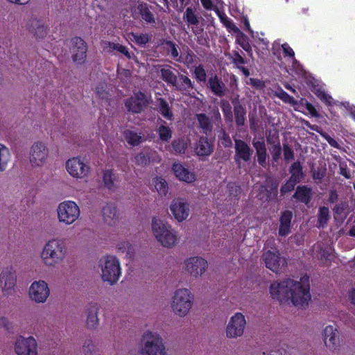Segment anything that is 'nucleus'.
<instances>
[{
    "label": "nucleus",
    "instance_id": "obj_1",
    "mask_svg": "<svg viewBox=\"0 0 355 355\" xmlns=\"http://www.w3.org/2000/svg\"><path fill=\"white\" fill-rule=\"evenodd\" d=\"M269 291L272 299L297 308L307 306L311 300L309 279L306 275L299 279L288 278L273 282Z\"/></svg>",
    "mask_w": 355,
    "mask_h": 355
},
{
    "label": "nucleus",
    "instance_id": "obj_2",
    "mask_svg": "<svg viewBox=\"0 0 355 355\" xmlns=\"http://www.w3.org/2000/svg\"><path fill=\"white\" fill-rule=\"evenodd\" d=\"M68 249L66 242L60 238H52L44 245L40 258L42 264L47 268H54L66 259Z\"/></svg>",
    "mask_w": 355,
    "mask_h": 355
},
{
    "label": "nucleus",
    "instance_id": "obj_3",
    "mask_svg": "<svg viewBox=\"0 0 355 355\" xmlns=\"http://www.w3.org/2000/svg\"><path fill=\"white\" fill-rule=\"evenodd\" d=\"M195 302V295L191 288L180 287L176 288L170 301L172 313L178 318L187 317L191 312Z\"/></svg>",
    "mask_w": 355,
    "mask_h": 355
},
{
    "label": "nucleus",
    "instance_id": "obj_4",
    "mask_svg": "<svg viewBox=\"0 0 355 355\" xmlns=\"http://www.w3.org/2000/svg\"><path fill=\"white\" fill-rule=\"evenodd\" d=\"M151 228L156 241L164 248H173L180 241L178 231L172 226L162 220L153 218Z\"/></svg>",
    "mask_w": 355,
    "mask_h": 355
},
{
    "label": "nucleus",
    "instance_id": "obj_5",
    "mask_svg": "<svg viewBox=\"0 0 355 355\" xmlns=\"http://www.w3.org/2000/svg\"><path fill=\"white\" fill-rule=\"evenodd\" d=\"M139 355H168V352L159 334L147 330L141 336Z\"/></svg>",
    "mask_w": 355,
    "mask_h": 355
},
{
    "label": "nucleus",
    "instance_id": "obj_6",
    "mask_svg": "<svg viewBox=\"0 0 355 355\" xmlns=\"http://www.w3.org/2000/svg\"><path fill=\"white\" fill-rule=\"evenodd\" d=\"M100 275L103 282L110 285L116 284L121 275L119 259L114 255H105L98 261Z\"/></svg>",
    "mask_w": 355,
    "mask_h": 355
},
{
    "label": "nucleus",
    "instance_id": "obj_7",
    "mask_svg": "<svg viewBox=\"0 0 355 355\" xmlns=\"http://www.w3.org/2000/svg\"><path fill=\"white\" fill-rule=\"evenodd\" d=\"M59 223L71 225L77 222L80 217V209L73 200H67L60 202L55 209Z\"/></svg>",
    "mask_w": 355,
    "mask_h": 355
},
{
    "label": "nucleus",
    "instance_id": "obj_8",
    "mask_svg": "<svg viewBox=\"0 0 355 355\" xmlns=\"http://www.w3.org/2000/svg\"><path fill=\"white\" fill-rule=\"evenodd\" d=\"M50 150L43 141H35L30 148L29 162L33 168H41L48 162Z\"/></svg>",
    "mask_w": 355,
    "mask_h": 355
},
{
    "label": "nucleus",
    "instance_id": "obj_9",
    "mask_svg": "<svg viewBox=\"0 0 355 355\" xmlns=\"http://www.w3.org/2000/svg\"><path fill=\"white\" fill-rule=\"evenodd\" d=\"M65 168L68 174L74 179L87 178L90 173V166L81 157H73L67 160Z\"/></svg>",
    "mask_w": 355,
    "mask_h": 355
},
{
    "label": "nucleus",
    "instance_id": "obj_10",
    "mask_svg": "<svg viewBox=\"0 0 355 355\" xmlns=\"http://www.w3.org/2000/svg\"><path fill=\"white\" fill-rule=\"evenodd\" d=\"M51 295L49 284L44 279L34 280L28 288L29 300L35 304H44Z\"/></svg>",
    "mask_w": 355,
    "mask_h": 355
},
{
    "label": "nucleus",
    "instance_id": "obj_11",
    "mask_svg": "<svg viewBox=\"0 0 355 355\" xmlns=\"http://www.w3.org/2000/svg\"><path fill=\"white\" fill-rule=\"evenodd\" d=\"M246 320L242 313H235L230 317L225 329V334L228 338L241 337L245 332Z\"/></svg>",
    "mask_w": 355,
    "mask_h": 355
},
{
    "label": "nucleus",
    "instance_id": "obj_12",
    "mask_svg": "<svg viewBox=\"0 0 355 355\" xmlns=\"http://www.w3.org/2000/svg\"><path fill=\"white\" fill-rule=\"evenodd\" d=\"M14 350L17 355H37V342L33 336L16 338Z\"/></svg>",
    "mask_w": 355,
    "mask_h": 355
},
{
    "label": "nucleus",
    "instance_id": "obj_13",
    "mask_svg": "<svg viewBox=\"0 0 355 355\" xmlns=\"http://www.w3.org/2000/svg\"><path fill=\"white\" fill-rule=\"evenodd\" d=\"M185 271L194 277H201L208 268L207 261L201 257H191L184 261Z\"/></svg>",
    "mask_w": 355,
    "mask_h": 355
},
{
    "label": "nucleus",
    "instance_id": "obj_14",
    "mask_svg": "<svg viewBox=\"0 0 355 355\" xmlns=\"http://www.w3.org/2000/svg\"><path fill=\"white\" fill-rule=\"evenodd\" d=\"M322 340L326 348L331 351L338 350L340 346L339 331L336 325L326 326L322 333Z\"/></svg>",
    "mask_w": 355,
    "mask_h": 355
},
{
    "label": "nucleus",
    "instance_id": "obj_15",
    "mask_svg": "<svg viewBox=\"0 0 355 355\" xmlns=\"http://www.w3.org/2000/svg\"><path fill=\"white\" fill-rule=\"evenodd\" d=\"M263 259L266 266L274 272H279L286 266V260L284 257H281L278 251L268 250L264 252Z\"/></svg>",
    "mask_w": 355,
    "mask_h": 355
},
{
    "label": "nucleus",
    "instance_id": "obj_16",
    "mask_svg": "<svg viewBox=\"0 0 355 355\" xmlns=\"http://www.w3.org/2000/svg\"><path fill=\"white\" fill-rule=\"evenodd\" d=\"M170 211L177 221L182 222L189 216V204L185 199L178 198L173 199L169 206Z\"/></svg>",
    "mask_w": 355,
    "mask_h": 355
},
{
    "label": "nucleus",
    "instance_id": "obj_17",
    "mask_svg": "<svg viewBox=\"0 0 355 355\" xmlns=\"http://www.w3.org/2000/svg\"><path fill=\"white\" fill-rule=\"evenodd\" d=\"M70 52L73 61L76 64H82L87 57V46L86 42L79 37L71 40Z\"/></svg>",
    "mask_w": 355,
    "mask_h": 355
},
{
    "label": "nucleus",
    "instance_id": "obj_18",
    "mask_svg": "<svg viewBox=\"0 0 355 355\" xmlns=\"http://www.w3.org/2000/svg\"><path fill=\"white\" fill-rule=\"evenodd\" d=\"M171 168L175 177L180 182L193 184L197 181L196 173L180 162L173 163Z\"/></svg>",
    "mask_w": 355,
    "mask_h": 355
},
{
    "label": "nucleus",
    "instance_id": "obj_19",
    "mask_svg": "<svg viewBox=\"0 0 355 355\" xmlns=\"http://www.w3.org/2000/svg\"><path fill=\"white\" fill-rule=\"evenodd\" d=\"M17 282L16 272L12 268H6L0 273V287L4 295H10Z\"/></svg>",
    "mask_w": 355,
    "mask_h": 355
},
{
    "label": "nucleus",
    "instance_id": "obj_20",
    "mask_svg": "<svg viewBox=\"0 0 355 355\" xmlns=\"http://www.w3.org/2000/svg\"><path fill=\"white\" fill-rule=\"evenodd\" d=\"M149 98L141 92L135 93L126 100L125 105L129 112H141L148 104Z\"/></svg>",
    "mask_w": 355,
    "mask_h": 355
},
{
    "label": "nucleus",
    "instance_id": "obj_21",
    "mask_svg": "<svg viewBox=\"0 0 355 355\" xmlns=\"http://www.w3.org/2000/svg\"><path fill=\"white\" fill-rule=\"evenodd\" d=\"M162 159L155 150L148 149L142 150L134 156L133 162L137 166H146L150 164L159 163Z\"/></svg>",
    "mask_w": 355,
    "mask_h": 355
},
{
    "label": "nucleus",
    "instance_id": "obj_22",
    "mask_svg": "<svg viewBox=\"0 0 355 355\" xmlns=\"http://www.w3.org/2000/svg\"><path fill=\"white\" fill-rule=\"evenodd\" d=\"M235 159L236 162H239L240 159L248 162L250 159L252 150L243 141L239 139L235 140Z\"/></svg>",
    "mask_w": 355,
    "mask_h": 355
},
{
    "label": "nucleus",
    "instance_id": "obj_23",
    "mask_svg": "<svg viewBox=\"0 0 355 355\" xmlns=\"http://www.w3.org/2000/svg\"><path fill=\"white\" fill-rule=\"evenodd\" d=\"M102 216L104 222L110 226L115 225L119 221V213L114 205L107 204L104 206Z\"/></svg>",
    "mask_w": 355,
    "mask_h": 355
},
{
    "label": "nucleus",
    "instance_id": "obj_24",
    "mask_svg": "<svg viewBox=\"0 0 355 355\" xmlns=\"http://www.w3.org/2000/svg\"><path fill=\"white\" fill-rule=\"evenodd\" d=\"M207 84L208 87L215 95L218 96L225 95L226 87L217 76H211L208 80Z\"/></svg>",
    "mask_w": 355,
    "mask_h": 355
},
{
    "label": "nucleus",
    "instance_id": "obj_25",
    "mask_svg": "<svg viewBox=\"0 0 355 355\" xmlns=\"http://www.w3.org/2000/svg\"><path fill=\"white\" fill-rule=\"evenodd\" d=\"M293 214L290 211H284L280 217V225L279 229V234L282 236H285L290 233L291 221Z\"/></svg>",
    "mask_w": 355,
    "mask_h": 355
},
{
    "label": "nucleus",
    "instance_id": "obj_26",
    "mask_svg": "<svg viewBox=\"0 0 355 355\" xmlns=\"http://www.w3.org/2000/svg\"><path fill=\"white\" fill-rule=\"evenodd\" d=\"M212 151L213 144L206 137H201L195 147V152L198 156H208Z\"/></svg>",
    "mask_w": 355,
    "mask_h": 355
},
{
    "label": "nucleus",
    "instance_id": "obj_27",
    "mask_svg": "<svg viewBox=\"0 0 355 355\" xmlns=\"http://www.w3.org/2000/svg\"><path fill=\"white\" fill-rule=\"evenodd\" d=\"M101 47L103 48V51L106 52L112 53L113 51H116L123 54L128 58H131L130 53H129L128 49L120 44L103 41L101 42Z\"/></svg>",
    "mask_w": 355,
    "mask_h": 355
},
{
    "label": "nucleus",
    "instance_id": "obj_28",
    "mask_svg": "<svg viewBox=\"0 0 355 355\" xmlns=\"http://www.w3.org/2000/svg\"><path fill=\"white\" fill-rule=\"evenodd\" d=\"M123 135L127 143L132 146H138L146 140L144 135L131 130H124Z\"/></svg>",
    "mask_w": 355,
    "mask_h": 355
},
{
    "label": "nucleus",
    "instance_id": "obj_29",
    "mask_svg": "<svg viewBox=\"0 0 355 355\" xmlns=\"http://www.w3.org/2000/svg\"><path fill=\"white\" fill-rule=\"evenodd\" d=\"M98 307L90 306L87 310L86 325L89 329H95L98 324Z\"/></svg>",
    "mask_w": 355,
    "mask_h": 355
},
{
    "label": "nucleus",
    "instance_id": "obj_30",
    "mask_svg": "<svg viewBox=\"0 0 355 355\" xmlns=\"http://www.w3.org/2000/svg\"><path fill=\"white\" fill-rule=\"evenodd\" d=\"M253 146L256 150L258 162L263 166L266 160V148L263 140H254Z\"/></svg>",
    "mask_w": 355,
    "mask_h": 355
},
{
    "label": "nucleus",
    "instance_id": "obj_31",
    "mask_svg": "<svg viewBox=\"0 0 355 355\" xmlns=\"http://www.w3.org/2000/svg\"><path fill=\"white\" fill-rule=\"evenodd\" d=\"M11 158L10 150L4 144H0V171H4Z\"/></svg>",
    "mask_w": 355,
    "mask_h": 355
},
{
    "label": "nucleus",
    "instance_id": "obj_32",
    "mask_svg": "<svg viewBox=\"0 0 355 355\" xmlns=\"http://www.w3.org/2000/svg\"><path fill=\"white\" fill-rule=\"evenodd\" d=\"M156 132L159 139L163 142H167L172 138V129L166 125L165 121H163V123L157 127Z\"/></svg>",
    "mask_w": 355,
    "mask_h": 355
},
{
    "label": "nucleus",
    "instance_id": "obj_33",
    "mask_svg": "<svg viewBox=\"0 0 355 355\" xmlns=\"http://www.w3.org/2000/svg\"><path fill=\"white\" fill-rule=\"evenodd\" d=\"M294 198L300 201L308 204L311 196V190L306 187H299L294 194Z\"/></svg>",
    "mask_w": 355,
    "mask_h": 355
},
{
    "label": "nucleus",
    "instance_id": "obj_34",
    "mask_svg": "<svg viewBox=\"0 0 355 355\" xmlns=\"http://www.w3.org/2000/svg\"><path fill=\"white\" fill-rule=\"evenodd\" d=\"M160 73L162 79L166 83L171 84L173 86H176L177 77L173 72L171 67L169 66H165L160 69Z\"/></svg>",
    "mask_w": 355,
    "mask_h": 355
},
{
    "label": "nucleus",
    "instance_id": "obj_35",
    "mask_svg": "<svg viewBox=\"0 0 355 355\" xmlns=\"http://www.w3.org/2000/svg\"><path fill=\"white\" fill-rule=\"evenodd\" d=\"M153 183L155 189L161 196H166L168 191V186L167 182L161 177L153 178Z\"/></svg>",
    "mask_w": 355,
    "mask_h": 355
},
{
    "label": "nucleus",
    "instance_id": "obj_36",
    "mask_svg": "<svg viewBox=\"0 0 355 355\" xmlns=\"http://www.w3.org/2000/svg\"><path fill=\"white\" fill-rule=\"evenodd\" d=\"M31 31L37 38H43L47 33L45 26L38 21L32 22Z\"/></svg>",
    "mask_w": 355,
    "mask_h": 355
},
{
    "label": "nucleus",
    "instance_id": "obj_37",
    "mask_svg": "<svg viewBox=\"0 0 355 355\" xmlns=\"http://www.w3.org/2000/svg\"><path fill=\"white\" fill-rule=\"evenodd\" d=\"M157 105L159 112L164 118L168 120H171L173 119V113L171 111L168 103L164 99L159 98L157 100Z\"/></svg>",
    "mask_w": 355,
    "mask_h": 355
},
{
    "label": "nucleus",
    "instance_id": "obj_38",
    "mask_svg": "<svg viewBox=\"0 0 355 355\" xmlns=\"http://www.w3.org/2000/svg\"><path fill=\"white\" fill-rule=\"evenodd\" d=\"M103 180L105 186L109 189H112L115 187L114 182L116 177L112 170H106L103 173Z\"/></svg>",
    "mask_w": 355,
    "mask_h": 355
},
{
    "label": "nucleus",
    "instance_id": "obj_39",
    "mask_svg": "<svg viewBox=\"0 0 355 355\" xmlns=\"http://www.w3.org/2000/svg\"><path fill=\"white\" fill-rule=\"evenodd\" d=\"M164 46L168 55H170L176 61H180L178 47L173 42L166 41L164 43Z\"/></svg>",
    "mask_w": 355,
    "mask_h": 355
},
{
    "label": "nucleus",
    "instance_id": "obj_40",
    "mask_svg": "<svg viewBox=\"0 0 355 355\" xmlns=\"http://www.w3.org/2000/svg\"><path fill=\"white\" fill-rule=\"evenodd\" d=\"M188 142L184 139H178L173 141L171 146L175 153H184L187 148Z\"/></svg>",
    "mask_w": 355,
    "mask_h": 355
},
{
    "label": "nucleus",
    "instance_id": "obj_41",
    "mask_svg": "<svg viewBox=\"0 0 355 355\" xmlns=\"http://www.w3.org/2000/svg\"><path fill=\"white\" fill-rule=\"evenodd\" d=\"M290 173H291V180H295L296 182H300L302 177V167L300 163H293L291 167Z\"/></svg>",
    "mask_w": 355,
    "mask_h": 355
},
{
    "label": "nucleus",
    "instance_id": "obj_42",
    "mask_svg": "<svg viewBox=\"0 0 355 355\" xmlns=\"http://www.w3.org/2000/svg\"><path fill=\"white\" fill-rule=\"evenodd\" d=\"M128 38L136 42L137 44H146L148 42L150 36L148 34H135L133 33L128 34Z\"/></svg>",
    "mask_w": 355,
    "mask_h": 355
},
{
    "label": "nucleus",
    "instance_id": "obj_43",
    "mask_svg": "<svg viewBox=\"0 0 355 355\" xmlns=\"http://www.w3.org/2000/svg\"><path fill=\"white\" fill-rule=\"evenodd\" d=\"M329 219V211L326 207H322L318 211V224L320 226H324Z\"/></svg>",
    "mask_w": 355,
    "mask_h": 355
},
{
    "label": "nucleus",
    "instance_id": "obj_44",
    "mask_svg": "<svg viewBox=\"0 0 355 355\" xmlns=\"http://www.w3.org/2000/svg\"><path fill=\"white\" fill-rule=\"evenodd\" d=\"M234 114L236 122L239 125H242L245 122V110L241 105L234 106Z\"/></svg>",
    "mask_w": 355,
    "mask_h": 355
},
{
    "label": "nucleus",
    "instance_id": "obj_45",
    "mask_svg": "<svg viewBox=\"0 0 355 355\" xmlns=\"http://www.w3.org/2000/svg\"><path fill=\"white\" fill-rule=\"evenodd\" d=\"M138 8L140 11L143 19L147 22L154 21L153 15L148 10L146 4L141 3L139 5Z\"/></svg>",
    "mask_w": 355,
    "mask_h": 355
},
{
    "label": "nucleus",
    "instance_id": "obj_46",
    "mask_svg": "<svg viewBox=\"0 0 355 355\" xmlns=\"http://www.w3.org/2000/svg\"><path fill=\"white\" fill-rule=\"evenodd\" d=\"M197 119L200 127L205 132L211 130V125L209 118L203 114L197 115Z\"/></svg>",
    "mask_w": 355,
    "mask_h": 355
},
{
    "label": "nucleus",
    "instance_id": "obj_47",
    "mask_svg": "<svg viewBox=\"0 0 355 355\" xmlns=\"http://www.w3.org/2000/svg\"><path fill=\"white\" fill-rule=\"evenodd\" d=\"M315 95L324 103L328 105L334 104V101L332 97L327 94L324 90L317 89L315 92Z\"/></svg>",
    "mask_w": 355,
    "mask_h": 355
},
{
    "label": "nucleus",
    "instance_id": "obj_48",
    "mask_svg": "<svg viewBox=\"0 0 355 355\" xmlns=\"http://www.w3.org/2000/svg\"><path fill=\"white\" fill-rule=\"evenodd\" d=\"M275 96L282 99L285 103H289L291 105L296 104V101L293 98V97L291 96L282 89H279V91L276 92Z\"/></svg>",
    "mask_w": 355,
    "mask_h": 355
},
{
    "label": "nucleus",
    "instance_id": "obj_49",
    "mask_svg": "<svg viewBox=\"0 0 355 355\" xmlns=\"http://www.w3.org/2000/svg\"><path fill=\"white\" fill-rule=\"evenodd\" d=\"M237 41L245 51L248 53H251L252 48L246 36H245L243 34H241V35L237 38Z\"/></svg>",
    "mask_w": 355,
    "mask_h": 355
},
{
    "label": "nucleus",
    "instance_id": "obj_50",
    "mask_svg": "<svg viewBox=\"0 0 355 355\" xmlns=\"http://www.w3.org/2000/svg\"><path fill=\"white\" fill-rule=\"evenodd\" d=\"M185 18L187 22L190 24L196 25L198 24V19L194 14L193 10L188 8L185 12Z\"/></svg>",
    "mask_w": 355,
    "mask_h": 355
},
{
    "label": "nucleus",
    "instance_id": "obj_51",
    "mask_svg": "<svg viewBox=\"0 0 355 355\" xmlns=\"http://www.w3.org/2000/svg\"><path fill=\"white\" fill-rule=\"evenodd\" d=\"M194 74L196 78L200 82H204L206 80V72L202 65H199L195 68Z\"/></svg>",
    "mask_w": 355,
    "mask_h": 355
},
{
    "label": "nucleus",
    "instance_id": "obj_52",
    "mask_svg": "<svg viewBox=\"0 0 355 355\" xmlns=\"http://www.w3.org/2000/svg\"><path fill=\"white\" fill-rule=\"evenodd\" d=\"M316 257L321 259L324 262V264H327V262L331 261L334 256L329 252L320 249V251L316 254Z\"/></svg>",
    "mask_w": 355,
    "mask_h": 355
},
{
    "label": "nucleus",
    "instance_id": "obj_53",
    "mask_svg": "<svg viewBox=\"0 0 355 355\" xmlns=\"http://www.w3.org/2000/svg\"><path fill=\"white\" fill-rule=\"evenodd\" d=\"M221 108L223 110V112L225 114V116L229 119L231 120L232 119V107L229 102L225 101H221Z\"/></svg>",
    "mask_w": 355,
    "mask_h": 355
},
{
    "label": "nucleus",
    "instance_id": "obj_54",
    "mask_svg": "<svg viewBox=\"0 0 355 355\" xmlns=\"http://www.w3.org/2000/svg\"><path fill=\"white\" fill-rule=\"evenodd\" d=\"M297 183V182H296L295 180L289 179V180H288L287 182L280 189L281 193L283 195L290 192L294 189L295 185Z\"/></svg>",
    "mask_w": 355,
    "mask_h": 355
},
{
    "label": "nucleus",
    "instance_id": "obj_55",
    "mask_svg": "<svg viewBox=\"0 0 355 355\" xmlns=\"http://www.w3.org/2000/svg\"><path fill=\"white\" fill-rule=\"evenodd\" d=\"M95 349V346L90 340H87L84 343L82 350L85 355L92 354Z\"/></svg>",
    "mask_w": 355,
    "mask_h": 355
},
{
    "label": "nucleus",
    "instance_id": "obj_56",
    "mask_svg": "<svg viewBox=\"0 0 355 355\" xmlns=\"http://www.w3.org/2000/svg\"><path fill=\"white\" fill-rule=\"evenodd\" d=\"M282 47L285 56H288L294 59L295 53L293 49L287 43L283 44Z\"/></svg>",
    "mask_w": 355,
    "mask_h": 355
},
{
    "label": "nucleus",
    "instance_id": "obj_57",
    "mask_svg": "<svg viewBox=\"0 0 355 355\" xmlns=\"http://www.w3.org/2000/svg\"><path fill=\"white\" fill-rule=\"evenodd\" d=\"M118 76L122 80H125L130 77V71L125 69H119L117 71Z\"/></svg>",
    "mask_w": 355,
    "mask_h": 355
},
{
    "label": "nucleus",
    "instance_id": "obj_58",
    "mask_svg": "<svg viewBox=\"0 0 355 355\" xmlns=\"http://www.w3.org/2000/svg\"><path fill=\"white\" fill-rule=\"evenodd\" d=\"M220 141L221 144L225 147H228L232 145L230 137L225 132H222L221 136L220 137Z\"/></svg>",
    "mask_w": 355,
    "mask_h": 355
},
{
    "label": "nucleus",
    "instance_id": "obj_59",
    "mask_svg": "<svg viewBox=\"0 0 355 355\" xmlns=\"http://www.w3.org/2000/svg\"><path fill=\"white\" fill-rule=\"evenodd\" d=\"M284 155L286 160H290L293 158V150L286 145L284 146Z\"/></svg>",
    "mask_w": 355,
    "mask_h": 355
},
{
    "label": "nucleus",
    "instance_id": "obj_60",
    "mask_svg": "<svg viewBox=\"0 0 355 355\" xmlns=\"http://www.w3.org/2000/svg\"><path fill=\"white\" fill-rule=\"evenodd\" d=\"M306 109L309 112V114L311 115H312L313 116H315V117L318 116V113L316 109L311 103H306Z\"/></svg>",
    "mask_w": 355,
    "mask_h": 355
},
{
    "label": "nucleus",
    "instance_id": "obj_61",
    "mask_svg": "<svg viewBox=\"0 0 355 355\" xmlns=\"http://www.w3.org/2000/svg\"><path fill=\"white\" fill-rule=\"evenodd\" d=\"M216 13H217V15L218 16V17L220 18L221 22L225 26L230 21L224 12H220V10H217Z\"/></svg>",
    "mask_w": 355,
    "mask_h": 355
},
{
    "label": "nucleus",
    "instance_id": "obj_62",
    "mask_svg": "<svg viewBox=\"0 0 355 355\" xmlns=\"http://www.w3.org/2000/svg\"><path fill=\"white\" fill-rule=\"evenodd\" d=\"M180 80H182V83L184 85V89H188V88L192 87L191 81L187 76H181Z\"/></svg>",
    "mask_w": 355,
    "mask_h": 355
},
{
    "label": "nucleus",
    "instance_id": "obj_63",
    "mask_svg": "<svg viewBox=\"0 0 355 355\" xmlns=\"http://www.w3.org/2000/svg\"><path fill=\"white\" fill-rule=\"evenodd\" d=\"M0 327L8 329L10 327V322L6 317L0 318Z\"/></svg>",
    "mask_w": 355,
    "mask_h": 355
},
{
    "label": "nucleus",
    "instance_id": "obj_64",
    "mask_svg": "<svg viewBox=\"0 0 355 355\" xmlns=\"http://www.w3.org/2000/svg\"><path fill=\"white\" fill-rule=\"evenodd\" d=\"M272 157H273V159L275 160H277L280 154H281V148L280 146L278 145V146H275L274 148H273V150H272Z\"/></svg>",
    "mask_w": 355,
    "mask_h": 355
}]
</instances>
